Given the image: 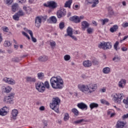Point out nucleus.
I'll list each match as a JSON object with an SVG mask.
<instances>
[{"label": "nucleus", "mask_w": 128, "mask_h": 128, "mask_svg": "<svg viewBox=\"0 0 128 128\" xmlns=\"http://www.w3.org/2000/svg\"><path fill=\"white\" fill-rule=\"evenodd\" d=\"M50 82L52 88L56 90H62L64 88V80L60 76L52 77Z\"/></svg>", "instance_id": "f257e3e1"}, {"label": "nucleus", "mask_w": 128, "mask_h": 128, "mask_svg": "<svg viewBox=\"0 0 128 128\" xmlns=\"http://www.w3.org/2000/svg\"><path fill=\"white\" fill-rule=\"evenodd\" d=\"M60 104V99L58 97L54 98L52 99V102L50 104V108L52 110H54L58 114L60 112V110H58Z\"/></svg>", "instance_id": "f03ea898"}, {"label": "nucleus", "mask_w": 128, "mask_h": 128, "mask_svg": "<svg viewBox=\"0 0 128 128\" xmlns=\"http://www.w3.org/2000/svg\"><path fill=\"white\" fill-rule=\"evenodd\" d=\"M114 102L117 104H122V100L124 98V94H115L114 95Z\"/></svg>", "instance_id": "7ed1b4c3"}, {"label": "nucleus", "mask_w": 128, "mask_h": 128, "mask_svg": "<svg viewBox=\"0 0 128 128\" xmlns=\"http://www.w3.org/2000/svg\"><path fill=\"white\" fill-rule=\"evenodd\" d=\"M112 43H110L109 42H100L98 46L99 48H102L104 50L112 48Z\"/></svg>", "instance_id": "20e7f679"}, {"label": "nucleus", "mask_w": 128, "mask_h": 128, "mask_svg": "<svg viewBox=\"0 0 128 128\" xmlns=\"http://www.w3.org/2000/svg\"><path fill=\"white\" fill-rule=\"evenodd\" d=\"M78 88L82 92H84V94H88V92L90 90L88 89V84H79L78 85Z\"/></svg>", "instance_id": "39448f33"}, {"label": "nucleus", "mask_w": 128, "mask_h": 128, "mask_svg": "<svg viewBox=\"0 0 128 128\" xmlns=\"http://www.w3.org/2000/svg\"><path fill=\"white\" fill-rule=\"evenodd\" d=\"M14 98V93H11L8 96H5L4 102L6 104H14L12 102Z\"/></svg>", "instance_id": "423d86ee"}, {"label": "nucleus", "mask_w": 128, "mask_h": 128, "mask_svg": "<svg viewBox=\"0 0 128 128\" xmlns=\"http://www.w3.org/2000/svg\"><path fill=\"white\" fill-rule=\"evenodd\" d=\"M88 88L89 90L88 94H91L92 92H94L95 90H96V88H98V84L90 83L88 84Z\"/></svg>", "instance_id": "0eeeda50"}, {"label": "nucleus", "mask_w": 128, "mask_h": 128, "mask_svg": "<svg viewBox=\"0 0 128 128\" xmlns=\"http://www.w3.org/2000/svg\"><path fill=\"white\" fill-rule=\"evenodd\" d=\"M36 88L40 92H44L46 90V87L44 86V82H38L36 84Z\"/></svg>", "instance_id": "6e6552de"}, {"label": "nucleus", "mask_w": 128, "mask_h": 128, "mask_svg": "<svg viewBox=\"0 0 128 128\" xmlns=\"http://www.w3.org/2000/svg\"><path fill=\"white\" fill-rule=\"evenodd\" d=\"M44 6L46 8H56L58 6V4L54 1H50L47 2V4L44 3Z\"/></svg>", "instance_id": "1a4fd4ad"}, {"label": "nucleus", "mask_w": 128, "mask_h": 128, "mask_svg": "<svg viewBox=\"0 0 128 128\" xmlns=\"http://www.w3.org/2000/svg\"><path fill=\"white\" fill-rule=\"evenodd\" d=\"M66 14V12L64 10V8H62L58 12H57V16L58 18H62Z\"/></svg>", "instance_id": "9d476101"}, {"label": "nucleus", "mask_w": 128, "mask_h": 128, "mask_svg": "<svg viewBox=\"0 0 128 128\" xmlns=\"http://www.w3.org/2000/svg\"><path fill=\"white\" fill-rule=\"evenodd\" d=\"M3 81L5 82H6L7 84H16V81H14V79L8 78L6 77L3 78Z\"/></svg>", "instance_id": "9b49d317"}, {"label": "nucleus", "mask_w": 128, "mask_h": 128, "mask_svg": "<svg viewBox=\"0 0 128 128\" xmlns=\"http://www.w3.org/2000/svg\"><path fill=\"white\" fill-rule=\"evenodd\" d=\"M126 80L124 79H122L118 84V86L120 88H124L126 86Z\"/></svg>", "instance_id": "f8f14e48"}, {"label": "nucleus", "mask_w": 128, "mask_h": 128, "mask_svg": "<svg viewBox=\"0 0 128 128\" xmlns=\"http://www.w3.org/2000/svg\"><path fill=\"white\" fill-rule=\"evenodd\" d=\"M40 24H42V18L40 16H37L35 18V26L36 28L40 26Z\"/></svg>", "instance_id": "ddd939ff"}, {"label": "nucleus", "mask_w": 128, "mask_h": 128, "mask_svg": "<svg viewBox=\"0 0 128 128\" xmlns=\"http://www.w3.org/2000/svg\"><path fill=\"white\" fill-rule=\"evenodd\" d=\"M47 22L49 24H56V22H58V20H56V16H52L47 20Z\"/></svg>", "instance_id": "4468645a"}, {"label": "nucleus", "mask_w": 128, "mask_h": 128, "mask_svg": "<svg viewBox=\"0 0 128 128\" xmlns=\"http://www.w3.org/2000/svg\"><path fill=\"white\" fill-rule=\"evenodd\" d=\"M126 124V122L122 121H118L116 124V128H124V126Z\"/></svg>", "instance_id": "2eb2a0df"}, {"label": "nucleus", "mask_w": 128, "mask_h": 128, "mask_svg": "<svg viewBox=\"0 0 128 128\" xmlns=\"http://www.w3.org/2000/svg\"><path fill=\"white\" fill-rule=\"evenodd\" d=\"M77 106L80 110H88V105L84 102L78 103Z\"/></svg>", "instance_id": "dca6fc26"}, {"label": "nucleus", "mask_w": 128, "mask_h": 128, "mask_svg": "<svg viewBox=\"0 0 128 128\" xmlns=\"http://www.w3.org/2000/svg\"><path fill=\"white\" fill-rule=\"evenodd\" d=\"M90 24L86 21H83L82 22V28L83 30H86V28H88Z\"/></svg>", "instance_id": "f3484780"}, {"label": "nucleus", "mask_w": 128, "mask_h": 128, "mask_svg": "<svg viewBox=\"0 0 128 128\" xmlns=\"http://www.w3.org/2000/svg\"><path fill=\"white\" fill-rule=\"evenodd\" d=\"M70 20L75 22V24H78L80 22V17H78V16H73L70 18Z\"/></svg>", "instance_id": "a211bd4d"}, {"label": "nucleus", "mask_w": 128, "mask_h": 128, "mask_svg": "<svg viewBox=\"0 0 128 128\" xmlns=\"http://www.w3.org/2000/svg\"><path fill=\"white\" fill-rule=\"evenodd\" d=\"M8 108L4 107L0 109V116H6L8 114Z\"/></svg>", "instance_id": "6ab92c4d"}, {"label": "nucleus", "mask_w": 128, "mask_h": 128, "mask_svg": "<svg viewBox=\"0 0 128 128\" xmlns=\"http://www.w3.org/2000/svg\"><path fill=\"white\" fill-rule=\"evenodd\" d=\"M18 111L14 109L12 110V118L13 120H16V116H18Z\"/></svg>", "instance_id": "aec40b11"}, {"label": "nucleus", "mask_w": 128, "mask_h": 128, "mask_svg": "<svg viewBox=\"0 0 128 128\" xmlns=\"http://www.w3.org/2000/svg\"><path fill=\"white\" fill-rule=\"evenodd\" d=\"M92 61L88 60H85L83 62V66H85V68H90V66H92Z\"/></svg>", "instance_id": "412c9836"}, {"label": "nucleus", "mask_w": 128, "mask_h": 128, "mask_svg": "<svg viewBox=\"0 0 128 128\" xmlns=\"http://www.w3.org/2000/svg\"><path fill=\"white\" fill-rule=\"evenodd\" d=\"M118 26L117 24L114 25L112 27L110 28V32L114 33L116 32H118Z\"/></svg>", "instance_id": "4be33fe9"}, {"label": "nucleus", "mask_w": 128, "mask_h": 128, "mask_svg": "<svg viewBox=\"0 0 128 128\" xmlns=\"http://www.w3.org/2000/svg\"><path fill=\"white\" fill-rule=\"evenodd\" d=\"M26 82H36V78H32L30 76H28L26 78Z\"/></svg>", "instance_id": "5701e85b"}, {"label": "nucleus", "mask_w": 128, "mask_h": 128, "mask_svg": "<svg viewBox=\"0 0 128 128\" xmlns=\"http://www.w3.org/2000/svg\"><path fill=\"white\" fill-rule=\"evenodd\" d=\"M88 4H93L92 6V8L96 6L98 4V0H92L91 1H88Z\"/></svg>", "instance_id": "b1692460"}, {"label": "nucleus", "mask_w": 128, "mask_h": 128, "mask_svg": "<svg viewBox=\"0 0 128 128\" xmlns=\"http://www.w3.org/2000/svg\"><path fill=\"white\" fill-rule=\"evenodd\" d=\"M114 10L112 7L108 8V16L109 18H112V16H114Z\"/></svg>", "instance_id": "393cba45"}, {"label": "nucleus", "mask_w": 128, "mask_h": 128, "mask_svg": "<svg viewBox=\"0 0 128 128\" xmlns=\"http://www.w3.org/2000/svg\"><path fill=\"white\" fill-rule=\"evenodd\" d=\"M28 34H30L31 36L32 42H36V38H34V34H32V31L31 30H28Z\"/></svg>", "instance_id": "a878e982"}, {"label": "nucleus", "mask_w": 128, "mask_h": 128, "mask_svg": "<svg viewBox=\"0 0 128 128\" xmlns=\"http://www.w3.org/2000/svg\"><path fill=\"white\" fill-rule=\"evenodd\" d=\"M98 106V104L96 102H92L90 103V110H94V108H97Z\"/></svg>", "instance_id": "bb28decb"}, {"label": "nucleus", "mask_w": 128, "mask_h": 128, "mask_svg": "<svg viewBox=\"0 0 128 128\" xmlns=\"http://www.w3.org/2000/svg\"><path fill=\"white\" fill-rule=\"evenodd\" d=\"M48 60V58L46 56H40L38 58V60H40V62H46Z\"/></svg>", "instance_id": "cd10ccee"}, {"label": "nucleus", "mask_w": 128, "mask_h": 128, "mask_svg": "<svg viewBox=\"0 0 128 128\" xmlns=\"http://www.w3.org/2000/svg\"><path fill=\"white\" fill-rule=\"evenodd\" d=\"M18 4L16 3L14 4L12 6V10L13 12H16V10H18Z\"/></svg>", "instance_id": "c85d7f7f"}, {"label": "nucleus", "mask_w": 128, "mask_h": 128, "mask_svg": "<svg viewBox=\"0 0 128 128\" xmlns=\"http://www.w3.org/2000/svg\"><path fill=\"white\" fill-rule=\"evenodd\" d=\"M72 112L74 114V116H78V114H80V112L76 108H72Z\"/></svg>", "instance_id": "c756f323"}, {"label": "nucleus", "mask_w": 128, "mask_h": 128, "mask_svg": "<svg viewBox=\"0 0 128 128\" xmlns=\"http://www.w3.org/2000/svg\"><path fill=\"white\" fill-rule=\"evenodd\" d=\"M72 2V0H68V1L66 2L64 5L65 8H70V6Z\"/></svg>", "instance_id": "7c9ffc66"}, {"label": "nucleus", "mask_w": 128, "mask_h": 128, "mask_svg": "<svg viewBox=\"0 0 128 128\" xmlns=\"http://www.w3.org/2000/svg\"><path fill=\"white\" fill-rule=\"evenodd\" d=\"M38 80H44V74L42 72H39L37 74Z\"/></svg>", "instance_id": "2f4dec72"}, {"label": "nucleus", "mask_w": 128, "mask_h": 128, "mask_svg": "<svg viewBox=\"0 0 128 128\" xmlns=\"http://www.w3.org/2000/svg\"><path fill=\"white\" fill-rule=\"evenodd\" d=\"M67 34L68 36H72V28L70 27H68L67 28Z\"/></svg>", "instance_id": "473e14b6"}, {"label": "nucleus", "mask_w": 128, "mask_h": 128, "mask_svg": "<svg viewBox=\"0 0 128 128\" xmlns=\"http://www.w3.org/2000/svg\"><path fill=\"white\" fill-rule=\"evenodd\" d=\"M20 60H22V57H15L12 59V61L14 62H19Z\"/></svg>", "instance_id": "72a5a7b5"}, {"label": "nucleus", "mask_w": 128, "mask_h": 128, "mask_svg": "<svg viewBox=\"0 0 128 128\" xmlns=\"http://www.w3.org/2000/svg\"><path fill=\"white\" fill-rule=\"evenodd\" d=\"M23 9L25 12H26V14H30V12H32V9L30 7L24 6Z\"/></svg>", "instance_id": "f704fd0d"}, {"label": "nucleus", "mask_w": 128, "mask_h": 128, "mask_svg": "<svg viewBox=\"0 0 128 128\" xmlns=\"http://www.w3.org/2000/svg\"><path fill=\"white\" fill-rule=\"evenodd\" d=\"M4 46L5 48H8V46H12V43L9 40H5Z\"/></svg>", "instance_id": "c9c22d12"}, {"label": "nucleus", "mask_w": 128, "mask_h": 128, "mask_svg": "<svg viewBox=\"0 0 128 128\" xmlns=\"http://www.w3.org/2000/svg\"><path fill=\"white\" fill-rule=\"evenodd\" d=\"M123 104H124L126 108H128V97L123 100Z\"/></svg>", "instance_id": "e433bc0d"}, {"label": "nucleus", "mask_w": 128, "mask_h": 128, "mask_svg": "<svg viewBox=\"0 0 128 128\" xmlns=\"http://www.w3.org/2000/svg\"><path fill=\"white\" fill-rule=\"evenodd\" d=\"M110 70V68L106 67L103 69L102 72L104 74H108Z\"/></svg>", "instance_id": "4c0bfd02"}, {"label": "nucleus", "mask_w": 128, "mask_h": 128, "mask_svg": "<svg viewBox=\"0 0 128 128\" xmlns=\"http://www.w3.org/2000/svg\"><path fill=\"white\" fill-rule=\"evenodd\" d=\"M109 20L108 18H104V19H102L100 20V22H102V26H104L108 22H109Z\"/></svg>", "instance_id": "58836bf2"}, {"label": "nucleus", "mask_w": 128, "mask_h": 128, "mask_svg": "<svg viewBox=\"0 0 128 128\" xmlns=\"http://www.w3.org/2000/svg\"><path fill=\"white\" fill-rule=\"evenodd\" d=\"M12 88L10 86L6 87L4 89V92H6V94H8V92H10Z\"/></svg>", "instance_id": "ea45409f"}, {"label": "nucleus", "mask_w": 128, "mask_h": 128, "mask_svg": "<svg viewBox=\"0 0 128 128\" xmlns=\"http://www.w3.org/2000/svg\"><path fill=\"white\" fill-rule=\"evenodd\" d=\"M69 118H70V115L68 114V113L65 114L64 118V122H66V120H68Z\"/></svg>", "instance_id": "a19ab883"}, {"label": "nucleus", "mask_w": 128, "mask_h": 128, "mask_svg": "<svg viewBox=\"0 0 128 128\" xmlns=\"http://www.w3.org/2000/svg\"><path fill=\"white\" fill-rule=\"evenodd\" d=\"M86 30L88 34H92V32H94V28H88Z\"/></svg>", "instance_id": "79ce46f5"}, {"label": "nucleus", "mask_w": 128, "mask_h": 128, "mask_svg": "<svg viewBox=\"0 0 128 128\" xmlns=\"http://www.w3.org/2000/svg\"><path fill=\"white\" fill-rule=\"evenodd\" d=\"M64 22H61L59 24V28L60 30H64Z\"/></svg>", "instance_id": "37998d69"}, {"label": "nucleus", "mask_w": 128, "mask_h": 128, "mask_svg": "<svg viewBox=\"0 0 128 128\" xmlns=\"http://www.w3.org/2000/svg\"><path fill=\"white\" fill-rule=\"evenodd\" d=\"M13 18L14 20H20V16L16 13L14 16H13Z\"/></svg>", "instance_id": "c03bdc74"}, {"label": "nucleus", "mask_w": 128, "mask_h": 128, "mask_svg": "<svg viewBox=\"0 0 128 128\" xmlns=\"http://www.w3.org/2000/svg\"><path fill=\"white\" fill-rule=\"evenodd\" d=\"M44 88H50V83H48V82H45L44 84Z\"/></svg>", "instance_id": "a18cd8bd"}, {"label": "nucleus", "mask_w": 128, "mask_h": 128, "mask_svg": "<svg viewBox=\"0 0 128 128\" xmlns=\"http://www.w3.org/2000/svg\"><path fill=\"white\" fill-rule=\"evenodd\" d=\"M120 42H118V41H117L115 42L114 44V48L116 50V52H118V46Z\"/></svg>", "instance_id": "49530a36"}, {"label": "nucleus", "mask_w": 128, "mask_h": 128, "mask_svg": "<svg viewBox=\"0 0 128 128\" xmlns=\"http://www.w3.org/2000/svg\"><path fill=\"white\" fill-rule=\"evenodd\" d=\"M17 14L19 16H22L24 14V12H22V10H20L17 13Z\"/></svg>", "instance_id": "de8ad7c7"}, {"label": "nucleus", "mask_w": 128, "mask_h": 128, "mask_svg": "<svg viewBox=\"0 0 128 128\" xmlns=\"http://www.w3.org/2000/svg\"><path fill=\"white\" fill-rule=\"evenodd\" d=\"M64 60L68 61L70 60V55H66L64 56Z\"/></svg>", "instance_id": "09e8293b"}, {"label": "nucleus", "mask_w": 128, "mask_h": 128, "mask_svg": "<svg viewBox=\"0 0 128 128\" xmlns=\"http://www.w3.org/2000/svg\"><path fill=\"white\" fill-rule=\"evenodd\" d=\"M112 60H115V62H118V60H120V57L116 56L113 58Z\"/></svg>", "instance_id": "8fccbe9b"}, {"label": "nucleus", "mask_w": 128, "mask_h": 128, "mask_svg": "<svg viewBox=\"0 0 128 128\" xmlns=\"http://www.w3.org/2000/svg\"><path fill=\"white\" fill-rule=\"evenodd\" d=\"M4 2L6 4L10 6V4H12L13 0H4Z\"/></svg>", "instance_id": "3c124183"}, {"label": "nucleus", "mask_w": 128, "mask_h": 128, "mask_svg": "<svg viewBox=\"0 0 128 128\" xmlns=\"http://www.w3.org/2000/svg\"><path fill=\"white\" fill-rule=\"evenodd\" d=\"M83 121H84V119H81L80 120L74 121L73 122V124H80V122H82Z\"/></svg>", "instance_id": "603ef678"}, {"label": "nucleus", "mask_w": 128, "mask_h": 128, "mask_svg": "<svg viewBox=\"0 0 128 128\" xmlns=\"http://www.w3.org/2000/svg\"><path fill=\"white\" fill-rule=\"evenodd\" d=\"M2 30L4 32H8V28L6 27V26H4L2 28Z\"/></svg>", "instance_id": "864d4df0"}, {"label": "nucleus", "mask_w": 128, "mask_h": 128, "mask_svg": "<svg viewBox=\"0 0 128 128\" xmlns=\"http://www.w3.org/2000/svg\"><path fill=\"white\" fill-rule=\"evenodd\" d=\"M22 34H23V36H26V38H27L28 40H30V38L28 34H26V32H22Z\"/></svg>", "instance_id": "5fc2aeb1"}, {"label": "nucleus", "mask_w": 128, "mask_h": 128, "mask_svg": "<svg viewBox=\"0 0 128 128\" xmlns=\"http://www.w3.org/2000/svg\"><path fill=\"white\" fill-rule=\"evenodd\" d=\"M92 62L94 66L98 64V61L96 60H92Z\"/></svg>", "instance_id": "6e6d98bb"}, {"label": "nucleus", "mask_w": 128, "mask_h": 128, "mask_svg": "<svg viewBox=\"0 0 128 128\" xmlns=\"http://www.w3.org/2000/svg\"><path fill=\"white\" fill-rule=\"evenodd\" d=\"M122 26L123 28H128V22H126V23H123L122 24Z\"/></svg>", "instance_id": "4d7b16f0"}, {"label": "nucleus", "mask_w": 128, "mask_h": 128, "mask_svg": "<svg viewBox=\"0 0 128 128\" xmlns=\"http://www.w3.org/2000/svg\"><path fill=\"white\" fill-rule=\"evenodd\" d=\"M50 45L51 46H56V42L54 41L50 42Z\"/></svg>", "instance_id": "13d9d810"}, {"label": "nucleus", "mask_w": 128, "mask_h": 128, "mask_svg": "<svg viewBox=\"0 0 128 128\" xmlns=\"http://www.w3.org/2000/svg\"><path fill=\"white\" fill-rule=\"evenodd\" d=\"M73 8L74 10H78V8H80V6H78V5L76 4L73 6Z\"/></svg>", "instance_id": "bf43d9fd"}, {"label": "nucleus", "mask_w": 128, "mask_h": 128, "mask_svg": "<svg viewBox=\"0 0 128 128\" xmlns=\"http://www.w3.org/2000/svg\"><path fill=\"white\" fill-rule=\"evenodd\" d=\"M100 102H101L102 104H108V102H106V100H104V99L101 100Z\"/></svg>", "instance_id": "052dcab7"}, {"label": "nucleus", "mask_w": 128, "mask_h": 128, "mask_svg": "<svg viewBox=\"0 0 128 128\" xmlns=\"http://www.w3.org/2000/svg\"><path fill=\"white\" fill-rule=\"evenodd\" d=\"M3 40L4 39L2 38V34L0 33V44H2V42Z\"/></svg>", "instance_id": "680f3d73"}, {"label": "nucleus", "mask_w": 128, "mask_h": 128, "mask_svg": "<svg viewBox=\"0 0 128 128\" xmlns=\"http://www.w3.org/2000/svg\"><path fill=\"white\" fill-rule=\"evenodd\" d=\"M70 36V38H72V40H78V38H76V36L71 35Z\"/></svg>", "instance_id": "e2e57ef3"}, {"label": "nucleus", "mask_w": 128, "mask_h": 128, "mask_svg": "<svg viewBox=\"0 0 128 128\" xmlns=\"http://www.w3.org/2000/svg\"><path fill=\"white\" fill-rule=\"evenodd\" d=\"M123 120H124L126 118H128V114H124L122 116Z\"/></svg>", "instance_id": "0e129e2a"}, {"label": "nucleus", "mask_w": 128, "mask_h": 128, "mask_svg": "<svg viewBox=\"0 0 128 128\" xmlns=\"http://www.w3.org/2000/svg\"><path fill=\"white\" fill-rule=\"evenodd\" d=\"M122 52H126V50H128V48L126 47H122Z\"/></svg>", "instance_id": "69168bd1"}, {"label": "nucleus", "mask_w": 128, "mask_h": 128, "mask_svg": "<svg viewBox=\"0 0 128 128\" xmlns=\"http://www.w3.org/2000/svg\"><path fill=\"white\" fill-rule=\"evenodd\" d=\"M39 110H44L45 108H44V106H41L40 107Z\"/></svg>", "instance_id": "338daca9"}, {"label": "nucleus", "mask_w": 128, "mask_h": 128, "mask_svg": "<svg viewBox=\"0 0 128 128\" xmlns=\"http://www.w3.org/2000/svg\"><path fill=\"white\" fill-rule=\"evenodd\" d=\"M106 88H103L102 89L100 90V92H106Z\"/></svg>", "instance_id": "774afa93"}]
</instances>
